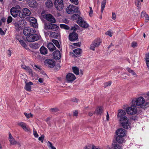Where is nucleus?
<instances>
[{"label":"nucleus","instance_id":"nucleus-4","mask_svg":"<svg viewBox=\"0 0 149 149\" xmlns=\"http://www.w3.org/2000/svg\"><path fill=\"white\" fill-rule=\"evenodd\" d=\"M26 24V22L24 20H19L14 23L15 28L17 31H19Z\"/></svg>","mask_w":149,"mask_h":149},{"label":"nucleus","instance_id":"nucleus-23","mask_svg":"<svg viewBox=\"0 0 149 149\" xmlns=\"http://www.w3.org/2000/svg\"><path fill=\"white\" fill-rule=\"evenodd\" d=\"M29 20L32 23V25L35 28L37 26V20L34 17H30L29 19Z\"/></svg>","mask_w":149,"mask_h":149},{"label":"nucleus","instance_id":"nucleus-39","mask_svg":"<svg viewBox=\"0 0 149 149\" xmlns=\"http://www.w3.org/2000/svg\"><path fill=\"white\" fill-rule=\"evenodd\" d=\"M52 42L58 48H60V45L58 41L56 40H53Z\"/></svg>","mask_w":149,"mask_h":149},{"label":"nucleus","instance_id":"nucleus-64","mask_svg":"<svg viewBox=\"0 0 149 149\" xmlns=\"http://www.w3.org/2000/svg\"><path fill=\"white\" fill-rule=\"evenodd\" d=\"M91 148V145H88V146H86L84 148V149H90Z\"/></svg>","mask_w":149,"mask_h":149},{"label":"nucleus","instance_id":"nucleus-63","mask_svg":"<svg viewBox=\"0 0 149 149\" xmlns=\"http://www.w3.org/2000/svg\"><path fill=\"white\" fill-rule=\"evenodd\" d=\"M0 34L1 35H3L5 34L4 32L1 28H0Z\"/></svg>","mask_w":149,"mask_h":149},{"label":"nucleus","instance_id":"nucleus-7","mask_svg":"<svg viewBox=\"0 0 149 149\" xmlns=\"http://www.w3.org/2000/svg\"><path fill=\"white\" fill-rule=\"evenodd\" d=\"M66 10L67 13L70 14L79 12V9L76 6L71 5H69L67 7Z\"/></svg>","mask_w":149,"mask_h":149},{"label":"nucleus","instance_id":"nucleus-50","mask_svg":"<svg viewBox=\"0 0 149 149\" xmlns=\"http://www.w3.org/2000/svg\"><path fill=\"white\" fill-rule=\"evenodd\" d=\"M137 43L135 42H133L132 43L131 46L132 47L134 48L137 46Z\"/></svg>","mask_w":149,"mask_h":149},{"label":"nucleus","instance_id":"nucleus-24","mask_svg":"<svg viewBox=\"0 0 149 149\" xmlns=\"http://www.w3.org/2000/svg\"><path fill=\"white\" fill-rule=\"evenodd\" d=\"M9 141L11 145H16L17 141L15 140L14 138L12 136L10 133H9Z\"/></svg>","mask_w":149,"mask_h":149},{"label":"nucleus","instance_id":"nucleus-48","mask_svg":"<svg viewBox=\"0 0 149 149\" xmlns=\"http://www.w3.org/2000/svg\"><path fill=\"white\" fill-rule=\"evenodd\" d=\"M70 1L72 3L76 5H77L78 4L79 2L78 0H70Z\"/></svg>","mask_w":149,"mask_h":149},{"label":"nucleus","instance_id":"nucleus-33","mask_svg":"<svg viewBox=\"0 0 149 149\" xmlns=\"http://www.w3.org/2000/svg\"><path fill=\"white\" fill-rule=\"evenodd\" d=\"M107 0H103L102 2L101 6V12L102 13L103 12Z\"/></svg>","mask_w":149,"mask_h":149},{"label":"nucleus","instance_id":"nucleus-17","mask_svg":"<svg viewBox=\"0 0 149 149\" xmlns=\"http://www.w3.org/2000/svg\"><path fill=\"white\" fill-rule=\"evenodd\" d=\"M118 113L117 116L118 119L126 117L125 116L126 114V112L125 111L122 109H119L118 110Z\"/></svg>","mask_w":149,"mask_h":149},{"label":"nucleus","instance_id":"nucleus-3","mask_svg":"<svg viewBox=\"0 0 149 149\" xmlns=\"http://www.w3.org/2000/svg\"><path fill=\"white\" fill-rule=\"evenodd\" d=\"M119 120L123 128L126 129H128L130 128V124L129 122L128 118L127 117L121 118Z\"/></svg>","mask_w":149,"mask_h":149},{"label":"nucleus","instance_id":"nucleus-15","mask_svg":"<svg viewBox=\"0 0 149 149\" xmlns=\"http://www.w3.org/2000/svg\"><path fill=\"white\" fill-rule=\"evenodd\" d=\"M78 38V34L74 32L70 33L69 36V39L71 41H74L77 40Z\"/></svg>","mask_w":149,"mask_h":149},{"label":"nucleus","instance_id":"nucleus-35","mask_svg":"<svg viewBox=\"0 0 149 149\" xmlns=\"http://www.w3.org/2000/svg\"><path fill=\"white\" fill-rule=\"evenodd\" d=\"M45 4L48 8H50L53 6V3L51 0H47Z\"/></svg>","mask_w":149,"mask_h":149},{"label":"nucleus","instance_id":"nucleus-20","mask_svg":"<svg viewBox=\"0 0 149 149\" xmlns=\"http://www.w3.org/2000/svg\"><path fill=\"white\" fill-rule=\"evenodd\" d=\"M18 125L21 126L24 131L26 132H28L29 131L28 126L25 123L23 122H21L18 123Z\"/></svg>","mask_w":149,"mask_h":149},{"label":"nucleus","instance_id":"nucleus-36","mask_svg":"<svg viewBox=\"0 0 149 149\" xmlns=\"http://www.w3.org/2000/svg\"><path fill=\"white\" fill-rule=\"evenodd\" d=\"M73 72L75 74L78 75L79 74V69L76 67H74L72 68Z\"/></svg>","mask_w":149,"mask_h":149},{"label":"nucleus","instance_id":"nucleus-56","mask_svg":"<svg viewBox=\"0 0 149 149\" xmlns=\"http://www.w3.org/2000/svg\"><path fill=\"white\" fill-rule=\"evenodd\" d=\"M78 100L75 97H74L71 99V101L75 102H77Z\"/></svg>","mask_w":149,"mask_h":149},{"label":"nucleus","instance_id":"nucleus-31","mask_svg":"<svg viewBox=\"0 0 149 149\" xmlns=\"http://www.w3.org/2000/svg\"><path fill=\"white\" fill-rule=\"evenodd\" d=\"M16 38L19 41L22 46L23 47H27V45L24 40H22L19 39V38H17V37H16Z\"/></svg>","mask_w":149,"mask_h":149},{"label":"nucleus","instance_id":"nucleus-59","mask_svg":"<svg viewBox=\"0 0 149 149\" xmlns=\"http://www.w3.org/2000/svg\"><path fill=\"white\" fill-rule=\"evenodd\" d=\"M146 14V13L144 11H142L141 13V17H144L145 16V15Z\"/></svg>","mask_w":149,"mask_h":149},{"label":"nucleus","instance_id":"nucleus-29","mask_svg":"<svg viewBox=\"0 0 149 149\" xmlns=\"http://www.w3.org/2000/svg\"><path fill=\"white\" fill-rule=\"evenodd\" d=\"M50 36L53 38H57L59 35V33L54 32H50Z\"/></svg>","mask_w":149,"mask_h":149},{"label":"nucleus","instance_id":"nucleus-8","mask_svg":"<svg viewBox=\"0 0 149 149\" xmlns=\"http://www.w3.org/2000/svg\"><path fill=\"white\" fill-rule=\"evenodd\" d=\"M101 42L102 41L100 39H97L95 40L91 45L90 49L94 51L95 48L98 47Z\"/></svg>","mask_w":149,"mask_h":149},{"label":"nucleus","instance_id":"nucleus-53","mask_svg":"<svg viewBox=\"0 0 149 149\" xmlns=\"http://www.w3.org/2000/svg\"><path fill=\"white\" fill-rule=\"evenodd\" d=\"M114 149H122V148L119 144H116L115 146Z\"/></svg>","mask_w":149,"mask_h":149},{"label":"nucleus","instance_id":"nucleus-45","mask_svg":"<svg viewBox=\"0 0 149 149\" xmlns=\"http://www.w3.org/2000/svg\"><path fill=\"white\" fill-rule=\"evenodd\" d=\"M13 20L12 17L10 16H9L7 19V22L8 24L10 23Z\"/></svg>","mask_w":149,"mask_h":149},{"label":"nucleus","instance_id":"nucleus-34","mask_svg":"<svg viewBox=\"0 0 149 149\" xmlns=\"http://www.w3.org/2000/svg\"><path fill=\"white\" fill-rule=\"evenodd\" d=\"M81 51V50L80 48H77L74 50L73 51V52L77 57L78 55H79Z\"/></svg>","mask_w":149,"mask_h":149},{"label":"nucleus","instance_id":"nucleus-25","mask_svg":"<svg viewBox=\"0 0 149 149\" xmlns=\"http://www.w3.org/2000/svg\"><path fill=\"white\" fill-rule=\"evenodd\" d=\"M47 47L49 50L51 52H53L56 49L55 46L52 42H49L48 43Z\"/></svg>","mask_w":149,"mask_h":149},{"label":"nucleus","instance_id":"nucleus-13","mask_svg":"<svg viewBox=\"0 0 149 149\" xmlns=\"http://www.w3.org/2000/svg\"><path fill=\"white\" fill-rule=\"evenodd\" d=\"M77 23L79 26L82 27L86 28L88 27V24L81 17L79 18V19L77 21Z\"/></svg>","mask_w":149,"mask_h":149},{"label":"nucleus","instance_id":"nucleus-22","mask_svg":"<svg viewBox=\"0 0 149 149\" xmlns=\"http://www.w3.org/2000/svg\"><path fill=\"white\" fill-rule=\"evenodd\" d=\"M103 109L102 107H97L94 112L97 115L100 116L103 113Z\"/></svg>","mask_w":149,"mask_h":149},{"label":"nucleus","instance_id":"nucleus-43","mask_svg":"<svg viewBox=\"0 0 149 149\" xmlns=\"http://www.w3.org/2000/svg\"><path fill=\"white\" fill-rule=\"evenodd\" d=\"M24 114L25 115V116L26 117L29 118L31 117H32L33 116V115L31 114V113H27L26 112H24Z\"/></svg>","mask_w":149,"mask_h":149},{"label":"nucleus","instance_id":"nucleus-28","mask_svg":"<svg viewBox=\"0 0 149 149\" xmlns=\"http://www.w3.org/2000/svg\"><path fill=\"white\" fill-rule=\"evenodd\" d=\"M29 5L30 7L34 8L36 7L38 5L37 3L34 0H33L29 2Z\"/></svg>","mask_w":149,"mask_h":149},{"label":"nucleus","instance_id":"nucleus-27","mask_svg":"<svg viewBox=\"0 0 149 149\" xmlns=\"http://www.w3.org/2000/svg\"><path fill=\"white\" fill-rule=\"evenodd\" d=\"M40 51L42 54L45 55L47 53V50L44 46H42L40 49Z\"/></svg>","mask_w":149,"mask_h":149},{"label":"nucleus","instance_id":"nucleus-42","mask_svg":"<svg viewBox=\"0 0 149 149\" xmlns=\"http://www.w3.org/2000/svg\"><path fill=\"white\" fill-rule=\"evenodd\" d=\"M111 84V81H109L108 82H105L104 84V87L105 88L110 86Z\"/></svg>","mask_w":149,"mask_h":149},{"label":"nucleus","instance_id":"nucleus-47","mask_svg":"<svg viewBox=\"0 0 149 149\" xmlns=\"http://www.w3.org/2000/svg\"><path fill=\"white\" fill-rule=\"evenodd\" d=\"M44 137V135H42L39 138L38 140L40 141L41 142L43 143Z\"/></svg>","mask_w":149,"mask_h":149},{"label":"nucleus","instance_id":"nucleus-57","mask_svg":"<svg viewBox=\"0 0 149 149\" xmlns=\"http://www.w3.org/2000/svg\"><path fill=\"white\" fill-rule=\"evenodd\" d=\"M90 11H89V15L90 16H91L92 14L93 13V11L91 7H89Z\"/></svg>","mask_w":149,"mask_h":149},{"label":"nucleus","instance_id":"nucleus-26","mask_svg":"<svg viewBox=\"0 0 149 149\" xmlns=\"http://www.w3.org/2000/svg\"><path fill=\"white\" fill-rule=\"evenodd\" d=\"M54 58L56 59H59L61 57V54L59 51L57 50L53 53Z\"/></svg>","mask_w":149,"mask_h":149},{"label":"nucleus","instance_id":"nucleus-38","mask_svg":"<svg viewBox=\"0 0 149 149\" xmlns=\"http://www.w3.org/2000/svg\"><path fill=\"white\" fill-rule=\"evenodd\" d=\"M80 17L78 14H74L72 16L71 18L73 20H76L77 19H78Z\"/></svg>","mask_w":149,"mask_h":149},{"label":"nucleus","instance_id":"nucleus-49","mask_svg":"<svg viewBox=\"0 0 149 149\" xmlns=\"http://www.w3.org/2000/svg\"><path fill=\"white\" fill-rule=\"evenodd\" d=\"M33 134L35 137L37 138L38 136V135L35 129H33Z\"/></svg>","mask_w":149,"mask_h":149},{"label":"nucleus","instance_id":"nucleus-16","mask_svg":"<svg viewBox=\"0 0 149 149\" xmlns=\"http://www.w3.org/2000/svg\"><path fill=\"white\" fill-rule=\"evenodd\" d=\"M126 131L124 129L120 128L116 132L117 136H121L124 137L126 134Z\"/></svg>","mask_w":149,"mask_h":149},{"label":"nucleus","instance_id":"nucleus-44","mask_svg":"<svg viewBox=\"0 0 149 149\" xmlns=\"http://www.w3.org/2000/svg\"><path fill=\"white\" fill-rule=\"evenodd\" d=\"M49 143L48 146L51 149H56V148L52 145V143L49 141H48Z\"/></svg>","mask_w":149,"mask_h":149},{"label":"nucleus","instance_id":"nucleus-37","mask_svg":"<svg viewBox=\"0 0 149 149\" xmlns=\"http://www.w3.org/2000/svg\"><path fill=\"white\" fill-rule=\"evenodd\" d=\"M31 47L34 49H37L39 47V45L38 44L36 43H33L30 45Z\"/></svg>","mask_w":149,"mask_h":149},{"label":"nucleus","instance_id":"nucleus-58","mask_svg":"<svg viewBox=\"0 0 149 149\" xmlns=\"http://www.w3.org/2000/svg\"><path fill=\"white\" fill-rule=\"evenodd\" d=\"M116 15L115 14V13L114 12H113L112 13V18L113 19L115 20L116 19Z\"/></svg>","mask_w":149,"mask_h":149},{"label":"nucleus","instance_id":"nucleus-60","mask_svg":"<svg viewBox=\"0 0 149 149\" xmlns=\"http://www.w3.org/2000/svg\"><path fill=\"white\" fill-rule=\"evenodd\" d=\"M12 8H15V9L17 10H19V9H21V7L19 5H17L15 7H13Z\"/></svg>","mask_w":149,"mask_h":149},{"label":"nucleus","instance_id":"nucleus-1","mask_svg":"<svg viewBox=\"0 0 149 149\" xmlns=\"http://www.w3.org/2000/svg\"><path fill=\"white\" fill-rule=\"evenodd\" d=\"M131 103L136 107L145 109L149 107V102H145L144 98L142 97H135L132 99Z\"/></svg>","mask_w":149,"mask_h":149},{"label":"nucleus","instance_id":"nucleus-12","mask_svg":"<svg viewBox=\"0 0 149 149\" xmlns=\"http://www.w3.org/2000/svg\"><path fill=\"white\" fill-rule=\"evenodd\" d=\"M36 31L35 29L31 28H26L23 30V33L26 36H28L33 34V33H35Z\"/></svg>","mask_w":149,"mask_h":149},{"label":"nucleus","instance_id":"nucleus-41","mask_svg":"<svg viewBox=\"0 0 149 149\" xmlns=\"http://www.w3.org/2000/svg\"><path fill=\"white\" fill-rule=\"evenodd\" d=\"M135 5L138 8H140L141 3L140 2L139 0H135Z\"/></svg>","mask_w":149,"mask_h":149},{"label":"nucleus","instance_id":"nucleus-5","mask_svg":"<svg viewBox=\"0 0 149 149\" xmlns=\"http://www.w3.org/2000/svg\"><path fill=\"white\" fill-rule=\"evenodd\" d=\"M35 33H33V34L26 36V39L28 42H33L40 39V36Z\"/></svg>","mask_w":149,"mask_h":149},{"label":"nucleus","instance_id":"nucleus-46","mask_svg":"<svg viewBox=\"0 0 149 149\" xmlns=\"http://www.w3.org/2000/svg\"><path fill=\"white\" fill-rule=\"evenodd\" d=\"M26 71L30 74H32V70L29 67L27 68L26 69Z\"/></svg>","mask_w":149,"mask_h":149},{"label":"nucleus","instance_id":"nucleus-30","mask_svg":"<svg viewBox=\"0 0 149 149\" xmlns=\"http://www.w3.org/2000/svg\"><path fill=\"white\" fill-rule=\"evenodd\" d=\"M123 136H117L116 140L117 142L119 143H122L123 141Z\"/></svg>","mask_w":149,"mask_h":149},{"label":"nucleus","instance_id":"nucleus-18","mask_svg":"<svg viewBox=\"0 0 149 149\" xmlns=\"http://www.w3.org/2000/svg\"><path fill=\"white\" fill-rule=\"evenodd\" d=\"M45 18L46 20L51 23H54L56 22L54 17L50 14H47L46 15Z\"/></svg>","mask_w":149,"mask_h":149},{"label":"nucleus","instance_id":"nucleus-51","mask_svg":"<svg viewBox=\"0 0 149 149\" xmlns=\"http://www.w3.org/2000/svg\"><path fill=\"white\" fill-rule=\"evenodd\" d=\"M127 71L129 73H131L133 75H135L136 74L132 70H131L130 68H128L127 69Z\"/></svg>","mask_w":149,"mask_h":149},{"label":"nucleus","instance_id":"nucleus-55","mask_svg":"<svg viewBox=\"0 0 149 149\" xmlns=\"http://www.w3.org/2000/svg\"><path fill=\"white\" fill-rule=\"evenodd\" d=\"M50 110L52 112H54L58 111V109L57 108H52Z\"/></svg>","mask_w":149,"mask_h":149},{"label":"nucleus","instance_id":"nucleus-21","mask_svg":"<svg viewBox=\"0 0 149 149\" xmlns=\"http://www.w3.org/2000/svg\"><path fill=\"white\" fill-rule=\"evenodd\" d=\"M25 86L24 87V89L26 91L31 92V85L33 84V83L31 81H29L28 83L25 82Z\"/></svg>","mask_w":149,"mask_h":149},{"label":"nucleus","instance_id":"nucleus-6","mask_svg":"<svg viewBox=\"0 0 149 149\" xmlns=\"http://www.w3.org/2000/svg\"><path fill=\"white\" fill-rule=\"evenodd\" d=\"M44 28L46 30H51L53 31H56L58 30L59 27L56 25L51 23H45Z\"/></svg>","mask_w":149,"mask_h":149},{"label":"nucleus","instance_id":"nucleus-2","mask_svg":"<svg viewBox=\"0 0 149 149\" xmlns=\"http://www.w3.org/2000/svg\"><path fill=\"white\" fill-rule=\"evenodd\" d=\"M126 111L127 114L133 115L130 118L131 119L134 120H137V118L136 114L137 113V110L136 107L135 105L132 104L130 107H129L126 109Z\"/></svg>","mask_w":149,"mask_h":149},{"label":"nucleus","instance_id":"nucleus-61","mask_svg":"<svg viewBox=\"0 0 149 149\" xmlns=\"http://www.w3.org/2000/svg\"><path fill=\"white\" fill-rule=\"evenodd\" d=\"M77 115H78L77 111L76 110H75L74 112L73 116H75L77 117Z\"/></svg>","mask_w":149,"mask_h":149},{"label":"nucleus","instance_id":"nucleus-14","mask_svg":"<svg viewBox=\"0 0 149 149\" xmlns=\"http://www.w3.org/2000/svg\"><path fill=\"white\" fill-rule=\"evenodd\" d=\"M10 13L11 15L14 17H19V14L21 13L20 10H17L14 8H12L10 10Z\"/></svg>","mask_w":149,"mask_h":149},{"label":"nucleus","instance_id":"nucleus-19","mask_svg":"<svg viewBox=\"0 0 149 149\" xmlns=\"http://www.w3.org/2000/svg\"><path fill=\"white\" fill-rule=\"evenodd\" d=\"M66 79L67 81L70 82L76 79V77L73 74L70 73L67 75Z\"/></svg>","mask_w":149,"mask_h":149},{"label":"nucleus","instance_id":"nucleus-54","mask_svg":"<svg viewBox=\"0 0 149 149\" xmlns=\"http://www.w3.org/2000/svg\"><path fill=\"white\" fill-rule=\"evenodd\" d=\"M146 59L147 66L148 67L149 66V57H146Z\"/></svg>","mask_w":149,"mask_h":149},{"label":"nucleus","instance_id":"nucleus-10","mask_svg":"<svg viewBox=\"0 0 149 149\" xmlns=\"http://www.w3.org/2000/svg\"><path fill=\"white\" fill-rule=\"evenodd\" d=\"M31 12L30 11L26 8H24L22 10V12L19 14V17L21 18H24L26 16H28L30 15Z\"/></svg>","mask_w":149,"mask_h":149},{"label":"nucleus","instance_id":"nucleus-32","mask_svg":"<svg viewBox=\"0 0 149 149\" xmlns=\"http://www.w3.org/2000/svg\"><path fill=\"white\" fill-rule=\"evenodd\" d=\"M107 0H103L102 2L101 6V12L102 13L103 12Z\"/></svg>","mask_w":149,"mask_h":149},{"label":"nucleus","instance_id":"nucleus-9","mask_svg":"<svg viewBox=\"0 0 149 149\" xmlns=\"http://www.w3.org/2000/svg\"><path fill=\"white\" fill-rule=\"evenodd\" d=\"M54 4L55 8L59 10H62L64 7L63 1L62 0H55Z\"/></svg>","mask_w":149,"mask_h":149},{"label":"nucleus","instance_id":"nucleus-11","mask_svg":"<svg viewBox=\"0 0 149 149\" xmlns=\"http://www.w3.org/2000/svg\"><path fill=\"white\" fill-rule=\"evenodd\" d=\"M44 63L46 66L51 68L54 67L55 65V61L53 59H46Z\"/></svg>","mask_w":149,"mask_h":149},{"label":"nucleus","instance_id":"nucleus-62","mask_svg":"<svg viewBox=\"0 0 149 149\" xmlns=\"http://www.w3.org/2000/svg\"><path fill=\"white\" fill-rule=\"evenodd\" d=\"M74 46H76L77 47H80V43L79 42L73 43V44Z\"/></svg>","mask_w":149,"mask_h":149},{"label":"nucleus","instance_id":"nucleus-40","mask_svg":"<svg viewBox=\"0 0 149 149\" xmlns=\"http://www.w3.org/2000/svg\"><path fill=\"white\" fill-rule=\"evenodd\" d=\"M60 27L61 28L66 30H68L70 29V27L64 24H60Z\"/></svg>","mask_w":149,"mask_h":149},{"label":"nucleus","instance_id":"nucleus-52","mask_svg":"<svg viewBox=\"0 0 149 149\" xmlns=\"http://www.w3.org/2000/svg\"><path fill=\"white\" fill-rule=\"evenodd\" d=\"M105 34L110 37H111L112 36V33L110 31H107L106 32Z\"/></svg>","mask_w":149,"mask_h":149}]
</instances>
